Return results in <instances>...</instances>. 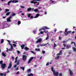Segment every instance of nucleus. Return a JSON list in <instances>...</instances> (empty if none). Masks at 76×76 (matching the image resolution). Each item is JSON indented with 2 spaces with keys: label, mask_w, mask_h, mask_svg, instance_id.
<instances>
[{
  "label": "nucleus",
  "mask_w": 76,
  "mask_h": 76,
  "mask_svg": "<svg viewBox=\"0 0 76 76\" xmlns=\"http://www.w3.org/2000/svg\"><path fill=\"white\" fill-rule=\"evenodd\" d=\"M67 30H68V29L66 28L65 30V32H64L65 35H67L68 34H70L71 32H72V31H67Z\"/></svg>",
  "instance_id": "1"
},
{
  "label": "nucleus",
  "mask_w": 76,
  "mask_h": 76,
  "mask_svg": "<svg viewBox=\"0 0 76 76\" xmlns=\"http://www.w3.org/2000/svg\"><path fill=\"white\" fill-rule=\"evenodd\" d=\"M53 75L54 76H58V72H56V71H54V72H53Z\"/></svg>",
  "instance_id": "2"
},
{
  "label": "nucleus",
  "mask_w": 76,
  "mask_h": 76,
  "mask_svg": "<svg viewBox=\"0 0 76 76\" xmlns=\"http://www.w3.org/2000/svg\"><path fill=\"white\" fill-rule=\"evenodd\" d=\"M7 41L9 43V44L10 45H11V48L13 50V46L12 45V44H11V43H10V41L7 40Z\"/></svg>",
  "instance_id": "3"
},
{
  "label": "nucleus",
  "mask_w": 76,
  "mask_h": 76,
  "mask_svg": "<svg viewBox=\"0 0 76 76\" xmlns=\"http://www.w3.org/2000/svg\"><path fill=\"white\" fill-rule=\"evenodd\" d=\"M26 58H27V56L25 55H23V56L22 59L24 61H25V60H26Z\"/></svg>",
  "instance_id": "4"
},
{
  "label": "nucleus",
  "mask_w": 76,
  "mask_h": 76,
  "mask_svg": "<svg viewBox=\"0 0 76 76\" xmlns=\"http://www.w3.org/2000/svg\"><path fill=\"white\" fill-rule=\"evenodd\" d=\"M42 41V39H41V38H40L37 40V41L36 42V43H41Z\"/></svg>",
  "instance_id": "5"
},
{
  "label": "nucleus",
  "mask_w": 76,
  "mask_h": 76,
  "mask_svg": "<svg viewBox=\"0 0 76 76\" xmlns=\"http://www.w3.org/2000/svg\"><path fill=\"white\" fill-rule=\"evenodd\" d=\"M45 29H50V28H48L46 26H44L42 28V30H44V31H45Z\"/></svg>",
  "instance_id": "6"
},
{
  "label": "nucleus",
  "mask_w": 76,
  "mask_h": 76,
  "mask_svg": "<svg viewBox=\"0 0 76 76\" xmlns=\"http://www.w3.org/2000/svg\"><path fill=\"white\" fill-rule=\"evenodd\" d=\"M69 74L70 76H72L73 75V72L70 69H69Z\"/></svg>",
  "instance_id": "7"
},
{
  "label": "nucleus",
  "mask_w": 76,
  "mask_h": 76,
  "mask_svg": "<svg viewBox=\"0 0 76 76\" xmlns=\"http://www.w3.org/2000/svg\"><path fill=\"white\" fill-rule=\"evenodd\" d=\"M2 64V68L3 69H4V68L6 67V64Z\"/></svg>",
  "instance_id": "8"
},
{
  "label": "nucleus",
  "mask_w": 76,
  "mask_h": 76,
  "mask_svg": "<svg viewBox=\"0 0 76 76\" xmlns=\"http://www.w3.org/2000/svg\"><path fill=\"white\" fill-rule=\"evenodd\" d=\"M33 58H34V57H31L29 59V60L28 61V63H31V61H32Z\"/></svg>",
  "instance_id": "9"
},
{
  "label": "nucleus",
  "mask_w": 76,
  "mask_h": 76,
  "mask_svg": "<svg viewBox=\"0 0 76 76\" xmlns=\"http://www.w3.org/2000/svg\"><path fill=\"white\" fill-rule=\"evenodd\" d=\"M11 2H12V3H14L15 2V1H12V0H11L10 1H9L8 2V6H9V5H10V3H11Z\"/></svg>",
  "instance_id": "10"
},
{
  "label": "nucleus",
  "mask_w": 76,
  "mask_h": 76,
  "mask_svg": "<svg viewBox=\"0 0 76 76\" xmlns=\"http://www.w3.org/2000/svg\"><path fill=\"white\" fill-rule=\"evenodd\" d=\"M9 65V66L8 67V69H10L11 67H12V62H10V63Z\"/></svg>",
  "instance_id": "11"
},
{
  "label": "nucleus",
  "mask_w": 76,
  "mask_h": 76,
  "mask_svg": "<svg viewBox=\"0 0 76 76\" xmlns=\"http://www.w3.org/2000/svg\"><path fill=\"white\" fill-rule=\"evenodd\" d=\"M1 55L2 56H3V57H4L6 56V54L4 53V51L2 52Z\"/></svg>",
  "instance_id": "12"
},
{
  "label": "nucleus",
  "mask_w": 76,
  "mask_h": 76,
  "mask_svg": "<svg viewBox=\"0 0 76 76\" xmlns=\"http://www.w3.org/2000/svg\"><path fill=\"white\" fill-rule=\"evenodd\" d=\"M62 54V50H61L59 52V53L57 54L56 55L57 56H58L59 55H61Z\"/></svg>",
  "instance_id": "13"
},
{
  "label": "nucleus",
  "mask_w": 76,
  "mask_h": 76,
  "mask_svg": "<svg viewBox=\"0 0 76 76\" xmlns=\"http://www.w3.org/2000/svg\"><path fill=\"white\" fill-rule=\"evenodd\" d=\"M39 16V14H37L36 15V16L34 17V18H37L38 16Z\"/></svg>",
  "instance_id": "14"
},
{
  "label": "nucleus",
  "mask_w": 76,
  "mask_h": 76,
  "mask_svg": "<svg viewBox=\"0 0 76 76\" xmlns=\"http://www.w3.org/2000/svg\"><path fill=\"white\" fill-rule=\"evenodd\" d=\"M25 45L24 44H23L21 46V48L22 49H23L24 47H25Z\"/></svg>",
  "instance_id": "15"
},
{
  "label": "nucleus",
  "mask_w": 76,
  "mask_h": 76,
  "mask_svg": "<svg viewBox=\"0 0 76 76\" xmlns=\"http://www.w3.org/2000/svg\"><path fill=\"white\" fill-rule=\"evenodd\" d=\"M31 8H28L27 10V12H29V11H31Z\"/></svg>",
  "instance_id": "16"
},
{
  "label": "nucleus",
  "mask_w": 76,
  "mask_h": 76,
  "mask_svg": "<svg viewBox=\"0 0 76 76\" xmlns=\"http://www.w3.org/2000/svg\"><path fill=\"white\" fill-rule=\"evenodd\" d=\"M51 70L53 72H54V71H56L55 70H54V67H53V66L51 67Z\"/></svg>",
  "instance_id": "17"
},
{
  "label": "nucleus",
  "mask_w": 76,
  "mask_h": 76,
  "mask_svg": "<svg viewBox=\"0 0 76 76\" xmlns=\"http://www.w3.org/2000/svg\"><path fill=\"white\" fill-rule=\"evenodd\" d=\"M72 49L74 52H76V48L75 47L72 48Z\"/></svg>",
  "instance_id": "18"
},
{
  "label": "nucleus",
  "mask_w": 76,
  "mask_h": 76,
  "mask_svg": "<svg viewBox=\"0 0 76 76\" xmlns=\"http://www.w3.org/2000/svg\"><path fill=\"white\" fill-rule=\"evenodd\" d=\"M7 22H11V20H10V19H9V18H7Z\"/></svg>",
  "instance_id": "19"
},
{
  "label": "nucleus",
  "mask_w": 76,
  "mask_h": 76,
  "mask_svg": "<svg viewBox=\"0 0 76 76\" xmlns=\"http://www.w3.org/2000/svg\"><path fill=\"white\" fill-rule=\"evenodd\" d=\"M24 50H25L26 51H27V50H29V48H28L26 47H25L24 48Z\"/></svg>",
  "instance_id": "20"
},
{
  "label": "nucleus",
  "mask_w": 76,
  "mask_h": 76,
  "mask_svg": "<svg viewBox=\"0 0 76 76\" xmlns=\"http://www.w3.org/2000/svg\"><path fill=\"white\" fill-rule=\"evenodd\" d=\"M37 3V1H32L31 2V3H34V4H35V3Z\"/></svg>",
  "instance_id": "21"
},
{
  "label": "nucleus",
  "mask_w": 76,
  "mask_h": 76,
  "mask_svg": "<svg viewBox=\"0 0 76 76\" xmlns=\"http://www.w3.org/2000/svg\"><path fill=\"white\" fill-rule=\"evenodd\" d=\"M67 49H69V48H71V46L70 45H67L66 46Z\"/></svg>",
  "instance_id": "22"
},
{
  "label": "nucleus",
  "mask_w": 76,
  "mask_h": 76,
  "mask_svg": "<svg viewBox=\"0 0 76 76\" xmlns=\"http://www.w3.org/2000/svg\"><path fill=\"white\" fill-rule=\"evenodd\" d=\"M35 51H41V50H40V49L39 48H36L35 49Z\"/></svg>",
  "instance_id": "23"
},
{
  "label": "nucleus",
  "mask_w": 76,
  "mask_h": 76,
  "mask_svg": "<svg viewBox=\"0 0 76 76\" xmlns=\"http://www.w3.org/2000/svg\"><path fill=\"white\" fill-rule=\"evenodd\" d=\"M10 12H8L6 14V16H9V15H10Z\"/></svg>",
  "instance_id": "24"
},
{
  "label": "nucleus",
  "mask_w": 76,
  "mask_h": 76,
  "mask_svg": "<svg viewBox=\"0 0 76 76\" xmlns=\"http://www.w3.org/2000/svg\"><path fill=\"white\" fill-rule=\"evenodd\" d=\"M34 11L35 12H39V10H38L37 9H36L34 10Z\"/></svg>",
  "instance_id": "25"
},
{
  "label": "nucleus",
  "mask_w": 76,
  "mask_h": 76,
  "mask_svg": "<svg viewBox=\"0 0 76 76\" xmlns=\"http://www.w3.org/2000/svg\"><path fill=\"white\" fill-rule=\"evenodd\" d=\"M21 23V22L20 21H18V25H19Z\"/></svg>",
  "instance_id": "26"
},
{
  "label": "nucleus",
  "mask_w": 76,
  "mask_h": 76,
  "mask_svg": "<svg viewBox=\"0 0 76 76\" xmlns=\"http://www.w3.org/2000/svg\"><path fill=\"white\" fill-rule=\"evenodd\" d=\"M20 69H22L23 71H24L25 70V67H20Z\"/></svg>",
  "instance_id": "27"
},
{
  "label": "nucleus",
  "mask_w": 76,
  "mask_h": 76,
  "mask_svg": "<svg viewBox=\"0 0 76 76\" xmlns=\"http://www.w3.org/2000/svg\"><path fill=\"white\" fill-rule=\"evenodd\" d=\"M47 44H48V45H50V44H49V43L48 42L46 44L43 45V46H46Z\"/></svg>",
  "instance_id": "28"
},
{
  "label": "nucleus",
  "mask_w": 76,
  "mask_h": 76,
  "mask_svg": "<svg viewBox=\"0 0 76 76\" xmlns=\"http://www.w3.org/2000/svg\"><path fill=\"white\" fill-rule=\"evenodd\" d=\"M17 59H18V57H16L15 59V63H16L17 62Z\"/></svg>",
  "instance_id": "29"
},
{
  "label": "nucleus",
  "mask_w": 76,
  "mask_h": 76,
  "mask_svg": "<svg viewBox=\"0 0 76 76\" xmlns=\"http://www.w3.org/2000/svg\"><path fill=\"white\" fill-rule=\"evenodd\" d=\"M9 10H8L7 9H6L5 10V12H9Z\"/></svg>",
  "instance_id": "30"
},
{
  "label": "nucleus",
  "mask_w": 76,
  "mask_h": 76,
  "mask_svg": "<svg viewBox=\"0 0 76 76\" xmlns=\"http://www.w3.org/2000/svg\"><path fill=\"white\" fill-rule=\"evenodd\" d=\"M4 42V40L3 39H1V44H2V43H3Z\"/></svg>",
  "instance_id": "31"
},
{
  "label": "nucleus",
  "mask_w": 76,
  "mask_h": 76,
  "mask_svg": "<svg viewBox=\"0 0 76 76\" xmlns=\"http://www.w3.org/2000/svg\"><path fill=\"white\" fill-rule=\"evenodd\" d=\"M59 57H60V56H57L55 58V59H58V58H59Z\"/></svg>",
  "instance_id": "32"
},
{
  "label": "nucleus",
  "mask_w": 76,
  "mask_h": 76,
  "mask_svg": "<svg viewBox=\"0 0 76 76\" xmlns=\"http://www.w3.org/2000/svg\"><path fill=\"white\" fill-rule=\"evenodd\" d=\"M3 75H4V74L1 73H0V76H3Z\"/></svg>",
  "instance_id": "33"
},
{
  "label": "nucleus",
  "mask_w": 76,
  "mask_h": 76,
  "mask_svg": "<svg viewBox=\"0 0 76 76\" xmlns=\"http://www.w3.org/2000/svg\"><path fill=\"white\" fill-rule=\"evenodd\" d=\"M49 39V37L48 36H47V37L46 38V40H48Z\"/></svg>",
  "instance_id": "34"
},
{
  "label": "nucleus",
  "mask_w": 76,
  "mask_h": 76,
  "mask_svg": "<svg viewBox=\"0 0 76 76\" xmlns=\"http://www.w3.org/2000/svg\"><path fill=\"white\" fill-rule=\"evenodd\" d=\"M12 16H15V15H16V14L15 13H14L12 14Z\"/></svg>",
  "instance_id": "35"
},
{
  "label": "nucleus",
  "mask_w": 76,
  "mask_h": 76,
  "mask_svg": "<svg viewBox=\"0 0 76 76\" xmlns=\"http://www.w3.org/2000/svg\"><path fill=\"white\" fill-rule=\"evenodd\" d=\"M44 32H45L46 34H47V33H48V31H44Z\"/></svg>",
  "instance_id": "36"
},
{
  "label": "nucleus",
  "mask_w": 76,
  "mask_h": 76,
  "mask_svg": "<svg viewBox=\"0 0 76 76\" xmlns=\"http://www.w3.org/2000/svg\"><path fill=\"white\" fill-rule=\"evenodd\" d=\"M31 15L30 14H28V18H30L31 17Z\"/></svg>",
  "instance_id": "37"
},
{
  "label": "nucleus",
  "mask_w": 76,
  "mask_h": 76,
  "mask_svg": "<svg viewBox=\"0 0 76 76\" xmlns=\"http://www.w3.org/2000/svg\"><path fill=\"white\" fill-rule=\"evenodd\" d=\"M3 61H0V64H3Z\"/></svg>",
  "instance_id": "38"
},
{
  "label": "nucleus",
  "mask_w": 76,
  "mask_h": 76,
  "mask_svg": "<svg viewBox=\"0 0 76 76\" xmlns=\"http://www.w3.org/2000/svg\"><path fill=\"white\" fill-rule=\"evenodd\" d=\"M39 46H41V47H42L43 46V45H42V44L40 43L39 44Z\"/></svg>",
  "instance_id": "39"
},
{
  "label": "nucleus",
  "mask_w": 76,
  "mask_h": 76,
  "mask_svg": "<svg viewBox=\"0 0 76 76\" xmlns=\"http://www.w3.org/2000/svg\"><path fill=\"white\" fill-rule=\"evenodd\" d=\"M31 71V70L30 69H28L27 70V71L28 72H30Z\"/></svg>",
  "instance_id": "40"
},
{
  "label": "nucleus",
  "mask_w": 76,
  "mask_h": 76,
  "mask_svg": "<svg viewBox=\"0 0 76 76\" xmlns=\"http://www.w3.org/2000/svg\"><path fill=\"white\" fill-rule=\"evenodd\" d=\"M76 43L74 42H72L71 44H74V45H75V44Z\"/></svg>",
  "instance_id": "41"
},
{
  "label": "nucleus",
  "mask_w": 76,
  "mask_h": 76,
  "mask_svg": "<svg viewBox=\"0 0 76 76\" xmlns=\"http://www.w3.org/2000/svg\"><path fill=\"white\" fill-rule=\"evenodd\" d=\"M42 53H43V54H44L45 53V51L44 50H43L42 51Z\"/></svg>",
  "instance_id": "42"
},
{
  "label": "nucleus",
  "mask_w": 76,
  "mask_h": 76,
  "mask_svg": "<svg viewBox=\"0 0 76 76\" xmlns=\"http://www.w3.org/2000/svg\"><path fill=\"white\" fill-rule=\"evenodd\" d=\"M44 31H40V34H43V33H44Z\"/></svg>",
  "instance_id": "43"
},
{
  "label": "nucleus",
  "mask_w": 76,
  "mask_h": 76,
  "mask_svg": "<svg viewBox=\"0 0 76 76\" xmlns=\"http://www.w3.org/2000/svg\"><path fill=\"white\" fill-rule=\"evenodd\" d=\"M11 18H12V16H10V17L8 18V19L10 20V19H11Z\"/></svg>",
  "instance_id": "44"
},
{
  "label": "nucleus",
  "mask_w": 76,
  "mask_h": 76,
  "mask_svg": "<svg viewBox=\"0 0 76 76\" xmlns=\"http://www.w3.org/2000/svg\"><path fill=\"white\" fill-rule=\"evenodd\" d=\"M17 52H18V54H19V53H20V51L19 50H17Z\"/></svg>",
  "instance_id": "45"
},
{
  "label": "nucleus",
  "mask_w": 76,
  "mask_h": 76,
  "mask_svg": "<svg viewBox=\"0 0 76 76\" xmlns=\"http://www.w3.org/2000/svg\"><path fill=\"white\" fill-rule=\"evenodd\" d=\"M63 42L64 44H65V43H66V41H63Z\"/></svg>",
  "instance_id": "46"
},
{
  "label": "nucleus",
  "mask_w": 76,
  "mask_h": 76,
  "mask_svg": "<svg viewBox=\"0 0 76 76\" xmlns=\"http://www.w3.org/2000/svg\"><path fill=\"white\" fill-rule=\"evenodd\" d=\"M13 45L14 47H16V45L15 44H13Z\"/></svg>",
  "instance_id": "47"
},
{
  "label": "nucleus",
  "mask_w": 76,
  "mask_h": 76,
  "mask_svg": "<svg viewBox=\"0 0 76 76\" xmlns=\"http://www.w3.org/2000/svg\"><path fill=\"white\" fill-rule=\"evenodd\" d=\"M33 32L34 34H35V33H36V31H35V30H34L33 31Z\"/></svg>",
  "instance_id": "48"
},
{
  "label": "nucleus",
  "mask_w": 76,
  "mask_h": 76,
  "mask_svg": "<svg viewBox=\"0 0 76 76\" xmlns=\"http://www.w3.org/2000/svg\"><path fill=\"white\" fill-rule=\"evenodd\" d=\"M20 7H21L22 9H24V8H25V7H23L22 6H21Z\"/></svg>",
  "instance_id": "49"
},
{
  "label": "nucleus",
  "mask_w": 76,
  "mask_h": 76,
  "mask_svg": "<svg viewBox=\"0 0 76 76\" xmlns=\"http://www.w3.org/2000/svg\"><path fill=\"white\" fill-rule=\"evenodd\" d=\"M19 72H17L16 73V75H18V74H19Z\"/></svg>",
  "instance_id": "50"
},
{
  "label": "nucleus",
  "mask_w": 76,
  "mask_h": 76,
  "mask_svg": "<svg viewBox=\"0 0 76 76\" xmlns=\"http://www.w3.org/2000/svg\"><path fill=\"white\" fill-rule=\"evenodd\" d=\"M48 65H49V63L47 62L46 64V66H48Z\"/></svg>",
  "instance_id": "51"
},
{
  "label": "nucleus",
  "mask_w": 76,
  "mask_h": 76,
  "mask_svg": "<svg viewBox=\"0 0 76 76\" xmlns=\"http://www.w3.org/2000/svg\"><path fill=\"white\" fill-rule=\"evenodd\" d=\"M54 47H56V44L55 43H54V45H53Z\"/></svg>",
  "instance_id": "52"
},
{
  "label": "nucleus",
  "mask_w": 76,
  "mask_h": 76,
  "mask_svg": "<svg viewBox=\"0 0 76 76\" xmlns=\"http://www.w3.org/2000/svg\"><path fill=\"white\" fill-rule=\"evenodd\" d=\"M9 51H12V49L11 48L10 49H9Z\"/></svg>",
  "instance_id": "53"
},
{
  "label": "nucleus",
  "mask_w": 76,
  "mask_h": 76,
  "mask_svg": "<svg viewBox=\"0 0 76 76\" xmlns=\"http://www.w3.org/2000/svg\"><path fill=\"white\" fill-rule=\"evenodd\" d=\"M30 52H31V53H33V54H35V52H34V51H30Z\"/></svg>",
  "instance_id": "54"
},
{
  "label": "nucleus",
  "mask_w": 76,
  "mask_h": 76,
  "mask_svg": "<svg viewBox=\"0 0 76 76\" xmlns=\"http://www.w3.org/2000/svg\"><path fill=\"white\" fill-rule=\"evenodd\" d=\"M19 63V61H18L17 63V65H18Z\"/></svg>",
  "instance_id": "55"
},
{
  "label": "nucleus",
  "mask_w": 76,
  "mask_h": 76,
  "mask_svg": "<svg viewBox=\"0 0 76 76\" xmlns=\"http://www.w3.org/2000/svg\"><path fill=\"white\" fill-rule=\"evenodd\" d=\"M61 37H59V40H61Z\"/></svg>",
  "instance_id": "56"
},
{
  "label": "nucleus",
  "mask_w": 76,
  "mask_h": 76,
  "mask_svg": "<svg viewBox=\"0 0 76 76\" xmlns=\"http://www.w3.org/2000/svg\"><path fill=\"white\" fill-rule=\"evenodd\" d=\"M14 2H15V3H18V2L19 1H14Z\"/></svg>",
  "instance_id": "57"
},
{
  "label": "nucleus",
  "mask_w": 76,
  "mask_h": 76,
  "mask_svg": "<svg viewBox=\"0 0 76 76\" xmlns=\"http://www.w3.org/2000/svg\"><path fill=\"white\" fill-rule=\"evenodd\" d=\"M30 75L31 76H34V75L33 74L31 73H30Z\"/></svg>",
  "instance_id": "58"
},
{
  "label": "nucleus",
  "mask_w": 76,
  "mask_h": 76,
  "mask_svg": "<svg viewBox=\"0 0 76 76\" xmlns=\"http://www.w3.org/2000/svg\"><path fill=\"white\" fill-rule=\"evenodd\" d=\"M19 67H18L16 69V70H19Z\"/></svg>",
  "instance_id": "59"
},
{
  "label": "nucleus",
  "mask_w": 76,
  "mask_h": 76,
  "mask_svg": "<svg viewBox=\"0 0 76 76\" xmlns=\"http://www.w3.org/2000/svg\"><path fill=\"white\" fill-rule=\"evenodd\" d=\"M59 75L61 76H62V73H60Z\"/></svg>",
  "instance_id": "60"
},
{
  "label": "nucleus",
  "mask_w": 76,
  "mask_h": 76,
  "mask_svg": "<svg viewBox=\"0 0 76 76\" xmlns=\"http://www.w3.org/2000/svg\"><path fill=\"white\" fill-rule=\"evenodd\" d=\"M16 65H15L13 67L14 68H15V67H16Z\"/></svg>",
  "instance_id": "61"
},
{
  "label": "nucleus",
  "mask_w": 76,
  "mask_h": 76,
  "mask_svg": "<svg viewBox=\"0 0 76 76\" xmlns=\"http://www.w3.org/2000/svg\"><path fill=\"white\" fill-rule=\"evenodd\" d=\"M34 8H31V10H32V11H34Z\"/></svg>",
  "instance_id": "62"
},
{
  "label": "nucleus",
  "mask_w": 76,
  "mask_h": 76,
  "mask_svg": "<svg viewBox=\"0 0 76 76\" xmlns=\"http://www.w3.org/2000/svg\"><path fill=\"white\" fill-rule=\"evenodd\" d=\"M34 67H37V65H34Z\"/></svg>",
  "instance_id": "63"
},
{
  "label": "nucleus",
  "mask_w": 76,
  "mask_h": 76,
  "mask_svg": "<svg viewBox=\"0 0 76 76\" xmlns=\"http://www.w3.org/2000/svg\"><path fill=\"white\" fill-rule=\"evenodd\" d=\"M63 45L64 46V47H66V45L64 44H63Z\"/></svg>",
  "instance_id": "64"
}]
</instances>
